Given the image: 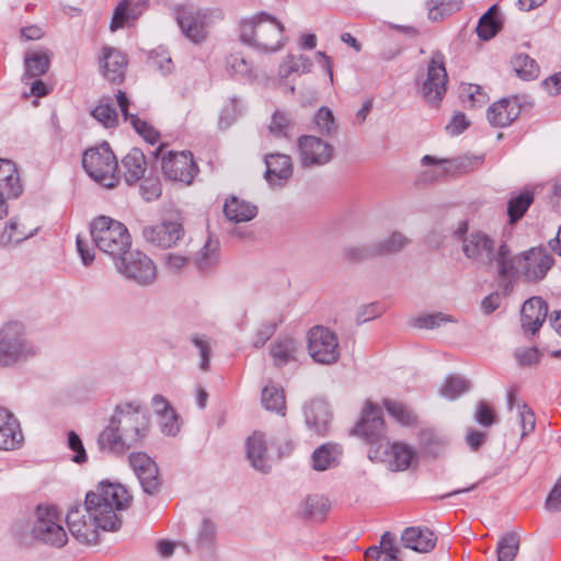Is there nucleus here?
Here are the masks:
<instances>
[{
    "mask_svg": "<svg viewBox=\"0 0 561 561\" xmlns=\"http://www.w3.org/2000/svg\"><path fill=\"white\" fill-rule=\"evenodd\" d=\"M37 232V228L26 229L25 225L21 224L18 219L12 218L4 227L0 237V242L3 245H15L33 237Z\"/></svg>",
    "mask_w": 561,
    "mask_h": 561,
    "instance_id": "obj_39",
    "label": "nucleus"
},
{
    "mask_svg": "<svg viewBox=\"0 0 561 561\" xmlns=\"http://www.w3.org/2000/svg\"><path fill=\"white\" fill-rule=\"evenodd\" d=\"M224 213L230 221L244 222L252 220L256 216L257 208L249 202L232 196L226 201L224 205Z\"/></svg>",
    "mask_w": 561,
    "mask_h": 561,
    "instance_id": "obj_35",
    "label": "nucleus"
},
{
    "mask_svg": "<svg viewBox=\"0 0 561 561\" xmlns=\"http://www.w3.org/2000/svg\"><path fill=\"white\" fill-rule=\"evenodd\" d=\"M218 241L208 237L201 250L191 255V257L199 271H208L218 262Z\"/></svg>",
    "mask_w": 561,
    "mask_h": 561,
    "instance_id": "obj_40",
    "label": "nucleus"
},
{
    "mask_svg": "<svg viewBox=\"0 0 561 561\" xmlns=\"http://www.w3.org/2000/svg\"><path fill=\"white\" fill-rule=\"evenodd\" d=\"M142 236L147 242L161 249L179 247L185 239V230L181 222L163 220L142 229Z\"/></svg>",
    "mask_w": 561,
    "mask_h": 561,
    "instance_id": "obj_17",
    "label": "nucleus"
},
{
    "mask_svg": "<svg viewBox=\"0 0 561 561\" xmlns=\"http://www.w3.org/2000/svg\"><path fill=\"white\" fill-rule=\"evenodd\" d=\"M453 163L454 161L449 159H437L433 156L425 154L421 159V164L424 167L434 165L435 168L432 171L423 172L421 175V181L433 182L442 176H445L449 171V169L446 165H451Z\"/></svg>",
    "mask_w": 561,
    "mask_h": 561,
    "instance_id": "obj_47",
    "label": "nucleus"
},
{
    "mask_svg": "<svg viewBox=\"0 0 561 561\" xmlns=\"http://www.w3.org/2000/svg\"><path fill=\"white\" fill-rule=\"evenodd\" d=\"M534 202V194L529 191L522 192L520 194L510 198L507 203V215L510 222H517L528 210Z\"/></svg>",
    "mask_w": 561,
    "mask_h": 561,
    "instance_id": "obj_45",
    "label": "nucleus"
},
{
    "mask_svg": "<svg viewBox=\"0 0 561 561\" xmlns=\"http://www.w3.org/2000/svg\"><path fill=\"white\" fill-rule=\"evenodd\" d=\"M312 61L305 55H288L279 66L282 77H288L291 73H308L311 71Z\"/></svg>",
    "mask_w": 561,
    "mask_h": 561,
    "instance_id": "obj_46",
    "label": "nucleus"
},
{
    "mask_svg": "<svg viewBox=\"0 0 561 561\" xmlns=\"http://www.w3.org/2000/svg\"><path fill=\"white\" fill-rule=\"evenodd\" d=\"M128 463L142 490L148 494H153L160 485L159 470L154 460L146 453L137 451L128 456Z\"/></svg>",
    "mask_w": 561,
    "mask_h": 561,
    "instance_id": "obj_19",
    "label": "nucleus"
},
{
    "mask_svg": "<svg viewBox=\"0 0 561 561\" xmlns=\"http://www.w3.org/2000/svg\"><path fill=\"white\" fill-rule=\"evenodd\" d=\"M35 539L54 547L66 545L68 537L61 525V517L53 505H38L32 529Z\"/></svg>",
    "mask_w": 561,
    "mask_h": 561,
    "instance_id": "obj_12",
    "label": "nucleus"
},
{
    "mask_svg": "<svg viewBox=\"0 0 561 561\" xmlns=\"http://www.w3.org/2000/svg\"><path fill=\"white\" fill-rule=\"evenodd\" d=\"M502 21L495 5L491 7L479 20L477 34L483 41L493 38L501 30Z\"/></svg>",
    "mask_w": 561,
    "mask_h": 561,
    "instance_id": "obj_41",
    "label": "nucleus"
},
{
    "mask_svg": "<svg viewBox=\"0 0 561 561\" xmlns=\"http://www.w3.org/2000/svg\"><path fill=\"white\" fill-rule=\"evenodd\" d=\"M117 104L125 121H129L133 128L147 142L154 145L159 140V133L147 122L141 121L136 114L128 112L129 100L125 92L118 91L116 95Z\"/></svg>",
    "mask_w": 561,
    "mask_h": 561,
    "instance_id": "obj_28",
    "label": "nucleus"
},
{
    "mask_svg": "<svg viewBox=\"0 0 561 561\" xmlns=\"http://www.w3.org/2000/svg\"><path fill=\"white\" fill-rule=\"evenodd\" d=\"M222 19V11L218 8L184 7L176 13V22L181 32L194 44L203 43L207 38V28Z\"/></svg>",
    "mask_w": 561,
    "mask_h": 561,
    "instance_id": "obj_10",
    "label": "nucleus"
},
{
    "mask_svg": "<svg viewBox=\"0 0 561 561\" xmlns=\"http://www.w3.org/2000/svg\"><path fill=\"white\" fill-rule=\"evenodd\" d=\"M358 434L368 443L370 447H376L382 443L385 437V423L381 410L368 402L362 413L357 424Z\"/></svg>",
    "mask_w": 561,
    "mask_h": 561,
    "instance_id": "obj_20",
    "label": "nucleus"
},
{
    "mask_svg": "<svg viewBox=\"0 0 561 561\" xmlns=\"http://www.w3.org/2000/svg\"><path fill=\"white\" fill-rule=\"evenodd\" d=\"M216 533V525L209 519H204L196 536L197 545L199 547L209 546L215 540Z\"/></svg>",
    "mask_w": 561,
    "mask_h": 561,
    "instance_id": "obj_63",
    "label": "nucleus"
},
{
    "mask_svg": "<svg viewBox=\"0 0 561 561\" xmlns=\"http://www.w3.org/2000/svg\"><path fill=\"white\" fill-rule=\"evenodd\" d=\"M548 306L540 297L526 300L520 309V323L523 331L535 334L546 320Z\"/></svg>",
    "mask_w": 561,
    "mask_h": 561,
    "instance_id": "obj_22",
    "label": "nucleus"
},
{
    "mask_svg": "<svg viewBox=\"0 0 561 561\" xmlns=\"http://www.w3.org/2000/svg\"><path fill=\"white\" fill-rule=\"evenodd\" d=\"M226 70L231 76L252 79L253 67L241 54H230L225 59Z\"/></svg>",
    "mask_w": 561,
    "mask_h": 561,
    "instance_id": "obj_49",
    "label": "nucleus"
},
{
    "mask_svg": "<svg viewBox=\"0 0 561 561\" xmlns=\"http://www.w3.org/2000/svg\"><path fill=\"white\" fill-rule=\"evenodd\" d=\"M469 389L470 383L466 378L461 376H448L440 388V394L448 400H455Z\"/></svg>",
    "mask_w": 561,
    "mask_h": 561,
    "instance_id": "obj_50",
    "label": "nucleus"
},
{
    "mask_svg": "<svg viewBox=\"0 0 561 561\" xmlns=\"http://www.w3.org/2000/svg\"><path fill=\"white\" fill-rule=\"evenodd\" d=\"M507 408L511 412L516 411L522 428V437L527 436L535 430L536 419L533 410L526 403L518 401L513 391L507 393Z\"/></svg>",
    "mask_w": 561,
    "mask_h": 561,
    "instance_id": "obj_36",
    "label": "nucleus"
},
{
    "mask_svg": "<svg viewBox=\"0 0 561 561\" xmlns=\"http://www.w3.org/2000/svg\"><path fill=\"white\" fill-rule=\"evenodd\" d=\"M82 167L91 179L107 188L118 183L117 160L107 142L85 150Z\"/></svg>",
    "mask_w": 561,
    "mask_h": 561,
    "instance_id": "obj_9",
    "label": "nucleus"
},
{
    "mask_svg": "<svg viewBox=\"0 0 561 561\" xmlns=\"http://www.w3.org/2000/svg\"><path fill=\"white\" fill-rule=\"evenodd\" d=\"M520 110L522 105L518 98H504L490 105L486 117L493 127L503 128L517 119Z\"/></svg>",
    "mask_w": 561,
    "mask_h": 561,
    "instance_id": "obj_21",
    "label": "nucleus"
},
{
    "mask_svg": "<svg viewBox=\"0 0 561 561\" xmlns=\"http://www.w3.org/2000/svg\"><path fill=\"white\" fill-rule=\"evenodd\" d=\"M131 495L121 483L100 482L85 495L84 506L68 511L66 522L70 534L85 545L96 543L99 529L116 530L121 526L119 512L129 507Z\"/></svg>",
    "mask_w": 561,
    "mask_h": 561,
    "instance_id": "obj_1",
    "label": "nucleus"
},
{
    "mask_svg": "<svg viewBox=\"0 0 561 561\" xmlns=\"http://www.w3.org/2000/svg\"><path fill=\"white\" fill-rule=\"evenodd\" d=\"M545 507L549 512H561V476L549 492L545 502Z\"/></svg>",
    "mask_w": 561,
    "mask_h": 561,
    "instance_id": "obj_64",
    "label": "nucleus"
},
{
    "mask_svg": "<svg viewBox=\"0 0 561 561\" xmlns=\"http://www.w3.org/2000/svg\"><path fill=\"white\" fill-rule=\"evenodd\" d=\"M123 176L131 185L144 178L146 172V157L138 148H133L122 160Z\"/></svg>",
    "mask_w": 561,
    "mask_h": 561,
    "instance_id": "obj_34",
    "label": "nucleus"
},
{
    "mask_svg": "<svg viewBox=\"0 0 561 561\" xmlns=\"http://www.w3.org/2000/svg\"><path fill=\"white\" fill-rule=\"evenodd\" d=\"M520 538L516 531L503 535L496 546L497 561H514L519 550Z\"/></svg>",
    "mask_w": 561,
    "mask_h": 561,
    "instance_id": "obj_44",
    "label": "nucleus"
},
{
    "mask_svg": "<svg viewBox=\"0 0 561 561\" xmlns=\"http://www.w3.org/2000/svg\"><path fill=\"white\" fill-rule=\"evenodd\" d=\"M290 119L285 113L275 112L268 125V133L275 138L287 137Z\"/></svg>",
    "mask_w": 561,
    "mask_h": 561,
    "instance_id": "obj_58",
    "label": "nucleus"
},
{
    "mask_svg": "<svg viewBox=\"0 0 561 561\" xmlns=\"http://www.w3.org/2000/svg\"><path fill=\"white\" fill-rule=\"evenodd\" d=\"M342 447L334 443H324L311 455V466L316 471H325L336 467L342 457Z\"/></svg>",
    "mask_w": 561,
    "mask_h": 561,
    "instance_id": "obj_31",
    "label": "nucleus"
},
{
    "mask_svg": "<svg viewBox=\"0 0 561 561\" xmlns=\"http://www.w3.org/2000/svg\"><path fill=\"white\" fill-rule=\"evenodd\" d=\"M145 2L122 0L114 10L110 28L112 32L128 25L142 14Z\"/></svg>",
    "mask_w": 561,
    "mask_h": 561,
    "instance_id": "obj_32",
    "label": "nucleus"
},
{
    "mask_svg": "<svg viewBox=\"0 0 561 561\" xmlns=\"http://www.w3.org/2000/svg\"><path fill=\"white\" fill-rule=\"evenodd\" d=\"M284 25L265 12L240 24V39L242 43L263 51L274 53L285 45Z\"/></svg>",
    "mask_w": 561,
    "mask_h": 561,
    "instance_id": "obj_5",
    "label": "nucleus"
},
{
    "mask_svg": "<svg viewBox=\"0 0 561 561\" xmlns=\"http://www.w3.org/2000/svg\"><path fill=\"white\" fill-rule=\"evenodd\" d=\"M265 165V179L273 186H283L293 175L291 158L287 154H266Z\"/></svg>",
    "mask_w": 561,
    "mask_h": 561,
    "instance_id": "obj_23",
    "label": "nucleus"
},
{
    "mask_svg": "<svg viewBox=\"0 0 561 561\" xmlns=\"http://www.w3.org/2000/svg\"><path fill=\"white\" fill-rule=\"evenodd\" d=\"M150 433L149 417L137 402L117 404L96 444L102 453L123 456L141 446Z\"/></svg>",
    "mask_w": 561,
    "mask_h": 561,
    "instance_id": "obj_3",
    "label": "nucleus"
},
{
    "mask_svg": "<svg viewBox=\"0 0 561 561\" xmlns=\"http://www.w3.org/2000/svg\"><path fill=\"white\" fill-rule=\"evenodd\" d=\"M437 536L427 527L411 526L401 534V542L404 548L420 553H426L436 546Z\"/></svg>",
    "mask_w": 561,
    "mask_h": 561,
    "instance_id": "obj_24",
    "label": "nucleus"
},
{
    "mask_svg": "<svg viewBox=\"0 0 561 561\" xmlns=\"http://www.w3.org/2000/svg\"><path fill=\"white\" fill-rule=\"evenodd\" d=\"M308 351L314 362L331 365L340 358L336 335L324 327H313L308 332Z\"/></svg>",
    "mask_w": 561,
    "mask_h": 561,
    "instance_id": "obj_14",
    "label": "nucleus"
},
{
    "mask_svg": "<svg viewBox=\"0 0 561 561\" xmlns=\"http://www.w3.org/2000/svg\"><path fill=\"white\" fill-rule=\"evenodd\" d=\"M161 432L167 436H175L180 431L179 417L173 409L159 416Z\"/></svg>",
    "mask_w": 561,
    "mask_h": 561,
    "instance_id": "obj_60",
    "label": "nucleus"
},
{
    "mask_svg": "<svg viewBox=\"0 0 561 561\" xmlns=\"http://www.w3.org/2000/svg\"><path fill=\"white\" fill-rule=\"evenodd\" d=\"M512 62L516 73L523 79H534L539 73V67L536 60L526 54L516 55Z\"/></svg>",
    "mask_w": 561,
    "mask_h": 561,
    "instance_id": "obj_51",
    "label": "nucleus"
},
{
    "mask_svg": "<svg viewBox=\"0 0 561 561\" xmlns=\"http://www.w3.org/2000/svg\"><path fill=\"white\" fill-rule=\"evenodd\" d=\"M448 75L445 67V56L440 51H433L426 66L425 80L421 85V93L426 102L437 104L446 93Z\"/></svg>",
    "mask_w": 561,
    "mask_h": 561,
    "instance_id": "obj_13",
    "label": "nucleus"
},
{
    "mask_svg": "<svg viewBox=\"0 0 561 561\" xmlns=\"http://www.w3.org/2000/svg\"><path fill=\"white\" fill-rule=\"evenodd\" d=\"M446 322H456V320L449 314L437 312L417 317L414 320V325L420 329H435Z\"/></svg>",
    "mask_w": 561,
    "mask_h": 561,
    "instance_id": "obj_56",
    "label": "nucleus"
},
{
    "mask_svg": "<svg viewBox=\"0 0 561 561\" xmlns=\"http://www.w3.org/2000/svg\"><path fill=\"white\" fill-rule=\"evenodd\" d=\"M553 259L542 248H533L517 255L508 252V265H512V273L501 275V279L506 280L504 289L507 291L512 283L523 277L526 282L541 280L551 268Z\"/></svg>",
    "mask_w": 561,
    "mask_h": 561,
    "instance_id": "obj_7",
    "label": "nucleus"
},
{
    "mask_svg": "<svg viewBox=\"0 0 561 561\" xmlns=\"http://www.w3.org/2000/svg\"><path fill=\"white\" fill-rule=\"evenodd\" d=\"M148 65L162 75H168L173 69L172 59L164 49L152 50L148 56Z\"/></svg>",
    "mask_w": 561,
    "mask_h": 561,
    "instance_id": "obj_54",
    "label": "nucleus"
},
{
    "mask_svg": "<svg viewBox=\"0 0 561 561\" xmlns=\"http://www.w3.org/2000/svg\"><path fill=\"white\" fill-rule=\"evenodd\" d=\"M300 345L293 337H284L275 341L270 350L275 366L283 367L291 362L298 360Z\"/></svg>",
    "mask_w": 561,
    "mask_h": 561,
    "instance_id": "obj_33",
    "label": "nucleus"
},
{
    "mask_svg": "<svg viewBox=\"0 0 561 561\" xmlns=\"http://www.w3.org/2000/svg\"><path fill=\"white\" fill-rule=\"evenodd\" d=\"M90 234L95 247L113 261L121 257L131 247L127 227L108 216H99L90 224Z\"/></svg>",
    "mask_w": 561,
    "mask_h": 561,
    "instance_id": "obj_6",
    "label": "nucleus"
},
{
    "mask_svg": "<svg viewBox=\"0 0 561 561\" xmlns=\"http://www.w3.org/2000/svg\"><path fill=\"white\" fill-rule=\"evenodd\" d=\"M410 243V239L400 231H393L386 239L374 243L373 251L377 256H385L400 252Z\"/></svg>",
    "mask_w": 561,
    "mask_h": 561,
    "instance_id": "obj_42",
    "label": "nucleus"
},
{
    "mask_svg": "<svg viewBox=\"0 0 561 561\" xmlns=\"http://www.w3.org/2000/svg\"><path fill=\"white\" fill-rule=\"evenodd\" d=\"M314 123L321 134L331 135L335 133L336 125L333 113L328 107H321L316 114Z\"/></svg>",
    "mask_w": 561,
    "mask_h": 561,
    "instance_id": "obj_57",
    "label": "nucleus"
},
{
    "mask_svg": "<svg viewBox=\"0 0 561 561\" xmlns=\"http://www.w3.org/2000/svg\"><path fill=\"white\" fill-rule=\"evenodd\" d=\"M116 271L126 279L139 286H150L157 278L153 261L144 252L130 249L114 261Z\"/></svg>",
    "mask_w": 561,
    "mask_h": 561,
    "instance_id": "obj_11",
    "label": "nucleus"
},
{
    "mask_svg": "<svg viewBox=\"0 0 561 561\" xmlns=\"http://www.w3.org/2000/svg\"><path fill=\"white\" fill-rule=\"evenodd\" d=\"M306 425L317 434L323 435L328 431L331 413L327 402L312 400L304 408Z\"/></svg>",
    "mask_w": 561,
    "mask_h": 561,
    "instance_id": "obj_29",
    "label": "nucleus"
},
{
    "mask_svg": "<svg viewBox=\"0 0 561 561\" xmlns=\"http://www.w3.org/2000/svg\"><path fill=\"white\" fill-rule=\"evenodd\" d=\"M22 193V185L15 164L7 159H0V197L7 202L16 198Z\"/></svg>",
    "mask_w": 561,
    "mask_h": 561,
    "instance_id": "obj_30",
    "label": "nucleus"
},
{
    "mask_svg": "<svg viewBox=\"0 0 561 561\" xmlns=\"http://www.w3.org/2000/svg\"><path fill=\"white\" fill-rule=\"evenodd\" d=\"M299 162L304 168H318L328 164L334 154V148L323 139L305 135L297 140Z\"/></svg>",
    "mask_w": 561,
    "mask_h": 561,
    "instance_id": "obj_16",
    "label": "nucleus"
},
{
    "mask_svg": "<svg viewBox=\"0 0 561 561\" xmlns=\"http://www.w3.org/2000/svg\"><path fill=\"white\" fill-rule=\"evenodd\" d=\"M131 495L121 483L100 482L85 495L84 506L68 511L66 522L70 534L85 545L96 543L99 529L116 530L121 526L119 512L129 507Z\"/></svg>",
    "mask_w": 561,
    "mask_h": 561,
    "instance_id": "obj_2",
    "label": "nucleus"
},
{
    "mask_svg": "<svg viewBox=\"0 0 561 561\" xmlns=\"http://www.w3.org/2000/svg\"><path fill=\"white\" fill-rule=\"evenodd\" d=\"M162 170L167 179L174 182L191 184L198 168L191 152H169L162 159Z\"/></svg>",
    "mask_w": 561,
    "mask_h": 561,
    "instance_id": "obj_18",
    "label": "nucleus"
},
{
    "mask_svg": "<svg viewBox=\"0 0 561 561\" xmlns=\"http://www.w3.org/2000/svg\"><path fill=\"white\" fill-rule=\"evenodd\" d=\"M461 96L468 101L471 106L482 105L486 101V95L480 85L465 84L461 87Z\"/></svg>",
    "mask_w": 561,
    "mask_h": 561,
    "instance_id": "obj_61",
    "label": "nucleus"
},
{
    "mask_svg": "<svg viewBox=\"0 0 561 561\" xmlns=\"http://www.w3.org/2000/svg\"><path fill=\"white\" fill-rule=\"evenodd\" d=\"M261 401L263 407L282 416L286 413V400L284 389L275 383L265 386L262 390Z\"/></svg>",
    "mask_w": 561,
    "mask_h": 561,
    "instance_id": "obj_38",
    "label": "nucleus"
},
{
    "mask_svg": "<svg viewBox=\"0 0 561 561\" xmlns=\"http://www.w3.org/2000/svg\"><path fill=\"white\" fill-rule=\"evenodd\" d=\"M428 19L439 21L447 15L460 10L461 0H427Z\"/></svg>",
    "mask_w": 561,
    "mask_h": 561,
    "instance_id": "obj_48",
    "label": "nucleus"
},
{
    "mask_svg": "<svg viewBox=\"0 0 561 561\" xmlns=\"http://www.w3.org/2000/svg\"><path fill=\"white\" fill-rule=\"evenodd\" d=\"M331 508L328 497L321 494L308 495L301 503V513L312 520H323Z\"/></svg>",
    "mask_w": 561,
    "mask_h": 561,
    "instance_id": "obj_37",
    "label": "nucleus"
},
{
    "mask_svg": "<svg viewBox=\"0 0 561 561\" xmlns=\"http://www.w3.org/2000/svg\"><path fill=\"white\" fill-rule=\"evenodd\" d=\"M22 442L23 434L18 419L7 409L0 408V449H16Z\"/></svg>",
    "mask_w": 561,
    "mask_h": 561,
    "instance_id": "obj_25",
    "label": "nucleus"
},
{
    "mask_svg": "<svg viewBox=\"0 0 561 561\" xmlns=\"http://www.w3.org/2000/svg\"><path fill=\"white\" fill-rule=\"evenodd\" d=\"M161 183L156 178H146L140 184V194L147 202L156 201L161 195Z\"/></svg>",
    "mask_w": 561,
    "mask_h": 561,
    "instance_id": "obj_62",
    "label": "nucleus"
},
{
    "mask_svg": "<svg viewBox=\"0 0 561 561\" xmlns=\"http://www.w3.org/2000/svg\"><path fill=\"white\" fill-rule=\"evenodd\" d=\"M37 347L26 337L22 322L9 321L0 329V367H13L34 357Z\"/></svg>",
    "mask_w": 561,
    "mask_h": 561,
    "instance_id": "obj_8",
    "label": "nucleus"
},
{
    "mask_svg": "<svg viewBox=\"0 0 561 561\" xmlns=\"http://www.w3.org/2000/svg\"><path fill=\"white\" fill-rule=\"evenodd\" d=\"M127 59L125 55L114 48L105 46L102 48L101 68L103 76L111 82L119 83L125 77Z\"/></svg>",
    "mask_w": 561,
    "mask_h": 561,
    "instance_id": "obj_27",
    "label": "nucleus"
},
{
    "mask_svg": "<svg viewBox=\"0 0 561 561\" xmlns=\"http://www.w3.org/2000/svg\"><path fill=\"white\" fill-rule=\"evenodd\" d=\"M92 116L105 128H112L118 124L117 112L107 102H100V104L92 111Z\"/></svg>",
    "mask_w": 561,
    "mask_h": 561,
    "instance_id": "obj_52",
    "label": "nucleus"
},
{
    "mask_svg": "<svg viewBox=\"0 0 561 561\" xmlns=\"http://www.w3.org/2000/svg\"><path fill=\"white\" fill-rule=\"evenodd\" d=\"M462 252L478 267L495 268L499 277L512 273V265H508L510 247L505 242L497 244L483 231L468 233L462 239Z\"/></svg>",
    "mask_w": 561,
    "mask_h": 561,
    "instance_id": "obj_4",
    "label": "nucleus"
},
{
    "mask_svg": "<svg viewBox=\"0 0 561 561\" xmlns=\"http://www.w3.org/2000/svg\"><path fill=\"white\" fill-rule=\"evenodd\" d=\"M388 413L402 425H411L415 421L413 412L398 401L385 400Z\"/></svg>",
    "mask_w": 561,
    "mask_h": 561,
    "instance_id": "obj_53",
    "label": "nucleus"
},
{
    "mask_svg": "<svg viewBox=\"0 0 561 561\" xmlns=\"http://www.w3.org/2000/svg\"><path fill=\"white\" fill-rule=\"evenodd\" d=\"M247 457L251 466L262 472L267 473L271 468V459L267 453V444L263 433L254 432L245 443Z\"/></svg>",
    "mask_w": 561,
    "mask_h": 561,
    "instance_id": "obj_26",
    "label": "nucleus"
},
{
    "mask_svg": "<svg viewBox=\"0 0 561 561\" xmlns=\"http://www.w3.org/2000/svg\"><path fill=\"white\" fill-rule=\"evenodd\" d=\"M25 72L23 79L37 78L47 72L50 66L48 51L30 53L24 59Z\"/></svg>",
    "mask_w": 561,
    "mask_h": 561,
    "instance_id": "obj_43",
    "label": "nucleus"
},
{
    "mask_svg": "<svg viewBox=\"0 0 561 561\" xmlns=\"http://www.w3.org/2000/svg\"><path fill=\"white\" fill-rule=\"evenodd\" d=\"M192 252L187 254H180L175 252L167 253L163 256L164 267L172 273H180L190 262Z\"/></svg>",
    "mask_w": 561,
    "mask_h": 561,
    "instance_id": "obj_59",
    "label": "nucleus"
},
{
    "mask_svg": "<svg viewBox=\"0 0 561 561\" xmlns=\"http://www.w3.org/2000/svg\"><path fill=\"white\" fill-rule=\"evenodd\" d=\"M193 345L196 347L199 356V368L203 371L209 369V360L211 356V346L209 340L204 335H193L191 337Z\"/></svg>",
    "mask_w": 561,
    "mask_h": 561,
    "instance_id": "obj_55",
    "label": "nucleus"
},
{
    "mask_svg": "<svg viewBox=\"0 0 561 561\" xmlns=\"http://www.w3.org/2000/svg\"><path fill=\"white\" fill-rule=\"evenodd\" d=\"M370 460L383 463L391 471L407 470L414 457L413 449L401 443H379L368 450Z\"/></svg>",
    "mask_w": 561,
    "mask_h": 561,
    "instance_id": "obj_15",
    "label": "nucleus"
}]
</instances>
